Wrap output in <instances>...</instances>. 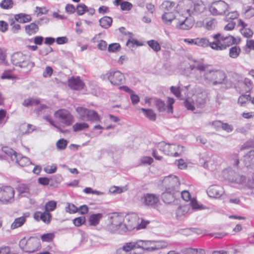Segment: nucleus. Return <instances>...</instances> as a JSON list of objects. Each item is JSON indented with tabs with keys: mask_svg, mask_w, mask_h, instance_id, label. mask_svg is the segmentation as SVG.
I'll return each instance as SVG.
<instances>
[{
	"mask_svg": "<svg viewBox=\"0 0 254 254\" xmlns=\"http://www.w3.org/2000/svg\"><path fill=\"white\" fill-rule=\"evenodd\" d=\"M175 15L173 12H165L162 16L163 21L167 25H170L175 19Z\"/></svg>",
	"mask_w": 254,
	"mask_h": 254,
	"instance_id": "36",
	"label": "nucleus"
},
{
	"mask_svg": "<svg viewBox=\"0 0 254 254\" xmlns=\"http://www.w3.org/2000/svg\"><path fill=\"white\" fill-rule=\"evenodd\" d=\"M251 100L250 95H242L238 99V103L241 106H245L247 103Z\"/></svg>",
	"mask_w": 254,
	"mask_h": 254,
	"instance_id": "49",
	"label": "nucleus"
},
{
	"mask_svg": "<svg viewBox=\"0 0 254 254\" xmlns=\"http://www.w3.org/2000/svg\"><path fill=\"white\" fill-rule=\"evenodd\" d=\"M48 11L49 10L45 6H36L33 11V14L38 17L43 14H46Z\"/></svg>",
	"mask_w": 254,
	"mask_h": 254,
	"instance_id": "44",
	"label": "nucleus"
},
{
	"mask_svg": "<svg viewBox=\"0 0 254 254\" xmlns=\"http://www.w3.org/2000/svg\"><path fill=\"white\" fill-rule=\"evenodd\" d=\"M13 4L12 0H2L0 3V6L2 9H8L12 8Z\"/></svg>",
	"mask_w": 254,
	"mask_h": 254,
	"instance_id": "50",
	"label": "nucleus"
},
{
	"mask_svg": "<svg viewBox=\"0 0 254 254\" xmlns=\"http://www.w3.org/2000/svg\"><path fill=\"white\" fill-rule=\"evenodd\" d=\"M65 211L69 214H73L78 211V208L72 203H66Z\"/></svg>",
	"mask_w": 254,
	"mask_h": 254,
	"instance_id": "51",
	"label": "nucleus"
},
{
	"mask_svg": "<svg viewBox=\"0 0 254 254\" xmlns=\"http://www.w3.org/2000/svg\"><path fill=\"white\" fill-rule=\"evenodd\" d=\"M85 222L84 216L77 217L73 220V223L76 227H79L84 224Z\"/></svg>",
	"mask_w": 254,
	"mask_h": 254,
	"instance_id": "60",
	"label": "nucleus"
},
{
	"mask_svg": "<svg viewBox=\"0 0 254 254\" xmlns=\"http://www.w3.org/2000/svg\"><path fill=\"white\" fill-rule=\"evenodd\" d=\"M124 216L122 214L117 212L110 214L108 216V229L114 232L124 225Z\"/></svg>",
	"mask_w": 254,
	"mask_h": 254,
	"instance_id": "13",
	"label": "nucleus"
},
{
	"mask_svg": "<svg viewBox=\"0 0 254 254\" xmlns=\"http://www.w3.org/2000/svg\"><path fill=\"white\" fill-rule=\"evenodd\" d=\"M190 211V206L189 204L182 205L179 206L176 211L177 216L178 217H181L189 212Z\"/></svg>",
	"mask_w": 254,
	"mask_h": 254,
	"instance_id": "37",
	"label": "nucleus"
},
{
	"mask_svg": "<svg viewBox=\"0 0 254 254\" xmlns=\"http://www.w3.org/2000/svg\"><path fill=\"white\" fill-rule=\"evenodd\" d=\"M75 111L77 113L78 117L80 119L85 121L88 109L82 107H78L75 109Z\"/></svg>",
	"mask_w": 254,
	"mask_h": 254,
	"instance_id": "41",
	"label": "nucleus"
},
{
	"mask_svg": "<svg viewBox=\"0 0 254 254\" xmlns=\"http://www.w3.org/2000/svg\"><path fill=\"white\" fill-rule=\"evenodd\" d=\"M174 99L172 98L168 97L167 100V105L162 100L159 99H154V103L156 107L160 112H166L168 114L173 113V104L174 103Z\"/></svg>",
	"mask_w": 254,
	"mask_h": 254,
	"instance_id": "17",
	"label": "nucleus"
},
{
	"mask_svg": "<svg viewBox=\"0 0 254 254\" xmlns=\"http://www.w3.org/2000/svg\"><path fill=\"white\" fill-rule=\"evenodd\" d=\"M157 147L164 154L175 157L181 155L184 151V147L182 146L176 144L166 143L165 142L159 143Z\"/></svg>",
	"mask_w": 254,
	"mask_h": 254,
	"instance_id": "9",
	"label": "nucleus"
},
{
	"mask_svg": "<svg viewBox=\"0 0 254 254\" xmlns=\"http://www.w3.org/2000/svg\"><path fill=\"white\" fill-rule=\"evenodd\" d=\"M229 9V5L223 0L213 2L209 8L210 12L213 15H223Z\"/></svg>",
	"mask_w": 254,
	"mask_h": 254,
	"instance_id": "15",
	"label": "nucleus"
},
{
	"mask_svg": "<svg viewBox=\"0 0 254 254\" xmlns=\"http://www.w3.org/2000/svg\"><path fill=\"white\" fill-rule=\"evenodd\" d=\"M26 217L24 216L15 218L13 222L11 225V229H15L22 226L26 222Z\"/></svg>",
	"mask_w": 254,
	"mask_h": 254,
	"instance_id": "35",
	"label": "nucleus"
},
{
	"mask_svg": "<svg viewBox=\"0 0 254 254\" xmlns=\"http://www.w3.org/2000/svg\"><path fill=\"white\" fill-rule=\"evenodd\" d=\"M68 142L66 139L62 138L58 140L56 143V146L58 149L63 150L67 146Z\"/></svg>",
	"mask_w": 254,
	"mask_h": 254,
	"instance_id": "56",
	"label": "nucleus"
},
{
	"mask_svg": "<svg viewBox=\"0 0 254 254\" xmlns=\"http://www.w3.org/2000/svg\"><path fill=\"white\" fill-rule=\"evenodd\" d=\"M11 61L13 65L26 71H30L35 65L27 56L21 52L14 53L11 56Z\"/></svg>",
	"mask_w": 254,
	"mask_h": 254,
	"instance_id": "5",
	"label": "nucleus"
},
{
	"mask_svg": "<svg viewBox=\"0 0 254 254\" xmlns=\"http://www.w3.org/2000/svg\"><path fill=\"white\" fill-rule=\"evenodd\" d=\"M141 110L144 113L145 117L150 120L154 121L156 120V115L152 110L141 108Z\"/></svg>",
	"mask_w": 254,
	"mask_h": 254,
	"instance_id": "43",
	"label": "nucleus"
},
{
	"mask_svg": "<svg viewBox=\"0 0 254 254\" xmlns=\"http://www.w3.org/2000/svg\"><path fill=\"white\" fill-rule=\"evenodd\" d=\"M14 16L16 21L22 23L28 22L32 20V17L30 14L23 13L15 14Z\"/></svg>",
	"mask_w": 254,
	"mask_h": 254,
	"instance_id": "31",
	"label": "nucleus"
},
{
	"mask_svg": "<svg viewBox=\"0 0 254 254\" xmlns=\"http://www.w3.org/2000/svg\"><path fill=\"white\" fill-rule=\"evenodd\" d=\"M175 3L170 1H164L161 5V9L165 12H173L174 9Z\"/></svg>",
	"mask_w": 254,
	"mask_h": 254,
	"instance_id": "33",
	"label": "nucleus"
},
{
	"mask_svg": "<svg viewBox=\"0 0 254 254\" xmlns=\"http://www.w3.org/2000/svg\"><path fill=\"white\" fill-rule=\"evenodd\" d=\"M24 28L25 33L29 36L36 34L39 29V26L35 22L25 25Z\"/></svg>",
	"mask_w": 254,
	"mask_h": 254,
	"instance_id": "27",
	"label": "nucleus"
},
{
	"mask_svg": "<svg viewBox=\"0 0 254 254\" xmlns=\"http://www.w3.org/2000/svg\"><path fill=\"white\" fill-rule=\"evenodd\" d=\"M2 151L5 154L7 157H8L11 161H15L19 166L25 167L32 164L30 160L25 157L23 156L21 154L17 153L12 149L5 146L2 148Z\"/></svg>",
	"mask_w": 254,
	"mask_h": 254,
	"instance_id": "7",
	"label": "nucleus"
},
{
	"mask_svg": "<svg viewBox=\"0 0 254 254\" xmlns=\"http://www.w3.org/2000/svg\"><path fill=\"white\" fill-rule=\"evenodd\" d=\"M87 10V7L83 3H80L77 6L76 11L78 15H83Z\"/></svg>",
	"mask_w": 254,
	"mask_h": 254,
	"instance_id": "61",
	"label": "nucleus"
},
{
	"mask_svg": "<svg viewBox=\"0 0 254 254\" xmlns=\"http://www.w3.org/2000/svg\"><path fill=\"white\" fill-rule=\"evenodd\" d=\"M222 175L225 179L234 184L241 185L246 181L245 176L237 174L231 169L224 170Z\"/></svg>",
	"mask_w": 254,
	"mask_h": 254,
	"instance_id": "14",
	"label": "nucleus"
},
{
	"mask_svg": "<svg viewBox=\"0 0 254 254\" xmlns=\"http://www.w3.org/2000/svg\"><path fill=\"white\" fill-rule=\"evenodd\" d=\"M85 121H89L91 122H100V117L98 113L94 110H88L87 114L86 115Z\"/></svg>",
	"mask_w": 254,
	"mask_h": 254,
	"instance_id": "30",
	"label": "nucleus"
},
{
	"mask_svg": "<svg viewBox=\"0 0 254 254\" xmlns=\"http://www.w3.org/2000/svg\"><path fill=\"white\" fill-rule=\"evenodd\" d=\"M126 45L129 48H133L134 46H143V44L141 42L130 36L127 42Z\"/></svg>",
	"mask_w": 254,
	"mask_h": 254,
	"instance_id": "42",
	"label": "nucleus"
},
{
	"mask_svg": "<svg viewBox=\"0 0 254 254\" xmlns=\"http://www.w3.org/2000/svg\"><path fill=\"white\" fill-rule=\"evenodd\" d=\"M217 24L215 19L213 18H208L203 21L202 26L207 30H211L214 29Z\"/></svg>",
	"mask_w": 254,
	"mask_h": 254,
	"instance_id": "28",
	"label": "nucleus"
},
{
	"mask_svg": "<svg viewBox=\"0 0 254 254\" xmlns=\"http://www.w3.org/2000/svg\"><path fill=\"white\" fill-rule=\"evenodd\" d=\"M137 240L134 242H129L125 243L122 247L116 251L117 254H137L131 251L137 248Z\"/></svg>",
	"mask_w": 254,
	"mask_h": 254,
	"instance_id": "22",
	"label": "nucleus"
},
{
	"mask_svg": "<svg viewBox=\"0 0 254 254\" xmlns=\"http://www.w3.org/2000/svg\"><path fill=\"white\" fill-rule=\"evenodd\" d=\"M100 78L103 80H109L114 85L118 86L125 83L124 74L119 70H111L102 74Z\"/></svg>",
	"mask_w": 254,
	"mask_h": 254,
	"instance_id": "12",
	"label": "nucleus"
},
{
	"mask_svg": "<svg viewBox=\"0 0 254 254\" xmlns=\"http://www.w3.org/2000/svg\"><path fill=\"white\" fill-rule=\"evenodd\" d=\"M103 217L102 213L91 214L89 217V224L91 226H96L99 223L100 220Z\"/></svg>",
	"mask_w": 254,
	"mask_h": 254,
	"instance_id": "29",
	"label": "nucleus"
},
{
	"mask_svg": "<svg viewBox=\"0 0 254 254\" xmlns=\"http://www.w3.org/2000/svg\"><path fill=\"white\" fill-rule=\"evenodd\" d=\"M34 218L37 221L41 220L46 224H49L52 219V214L45 210L43 212L38 211L34 214Z\"/></svg>",
	"mask_w": 254,
	"mask_h": 254,
	"instance_id": "24",
	"label": "nucleus"
},
{
	"mask_svg": "<svg viewBox=\"0 0 254 254\" xmlns=\"http://www.w3.org/2000/svg\"><path fill=\"white\" fill-rule=\"evenodd\" d=\"M16 20L14 18H9V23L11 26V31L14 33H17L20 29V25L15 22Z\"/></svg>",
	"mask_w": 254,
	"mask_h": 254,
	"instance_id": "46",
	"label": "nucleus"
},
{
	"mask_svg": "<svg viewBox=\"0 0 254 254\" xmlns=\"http://www.w3.org/2000/svg\"><path fill=\"white\" fill-rule=\"evenodd\" d=\"M137 248L143 251L153 252L167 247L168 243L165 241L151 240H137Z\"/></svg>",
	"mask_w": 254,
	"mask_h": 254,
	"instance_id": "6",
	"label": "nucleus"
},
{
	"mask_svg": "<svg viewBox=\"0 0 254 254\" xmlns=\"http://www.w3.org/2000/svg\"><path fill=\"white\" fill-rule=\"evenodd\" d=\"M241 34L246 38L251 37L253 35V31L251 29L248 28H242L241 29Z\"/></svg>",
	"mask_w": 254,
	"mask_h": 254,
	"instance_id": "63",
	"label": "nucleus"
},
{
	"mask_svg": "<svg viewBox=\"0 0 254 254\" xmlns=\"http://www.w3.org/2000/svg\"><path fill=\"white\" fill-rule=\"evenodd\" d=\"M69 87L74 90H80L83 88L84 84L79 77H73L68 81Z\"/></svg>",
	"mask_w": 254,
	"mask_h": 254,
	"instance_id": "26",
	"label": "nucleus"
},
{
	"mask_svg": "<svg viewBox=\"0 0 254 254\" xmlns=\"http://www.w3.org/2000/svg\"><path fill=\"white\" fill-rule=\"evenodd\" d=\"M54 237L55 234L53 233L45 234L41 236L42 241L46 242H50L52 241Z\"/></svg>",
	"mask_w": 254,
	"mask_h": 254,
	"instance_id": "57",
	"label": "nucleus"
},
{
	"mask_svg": "<svg viewBox=\"0 0 254 254\" xmlns=\"http://www.w3.org/2000/svg\"><path fill=\"white\" fill-rule=\"evenodd\" d=\"M146 225V223L135 214L127 215L125 217L124 223V226L128 230L142 229L145 227Z\"/></svg>",
	"mask_w": 254,
	"mask_h": 254,
	"instance_id": "11",
	"label": "nucleus"
},
{
	"mask_svg": "<svg viewBox=\"0 0 254 254\" xmlns=\"http://www.w3.org/2000/svg\"><path fill=\"white\" fill-rule=\"evenodd\" d=\"M89 127V126L87 124L85 123H76L75 124L73 127L72 128L73 131H78L80 130H82L85 128H87Z\"/></svg>",
	"mask_w": 254,
	"mask_h": 254,
	"instance_id": "55",
	"label": "nucleus"
},
{
	"mask_svg": "<svg viewBox=\"0 0 254 254\" xmlns=\"http://www.w3.org/2000/svg\"><path fill=\"white\" fill-rule=\"evenodd\" d=\"M225 78V73L223 71L208 69L202 77L199 76L198 78L200 83L215 85L223 83Z\"/></svg>",
	"mask_w": 254,
	"mask_h": 254,
	"instance_id": "2",
	"label": "nucleus"
},
{
	"mask_svg": "<svg viewBox=\"0 0 254 254\" xmlns=\"http://www.w3.org/2000/svg\"><path fill=\"white\" fill-rule=\"evenodd\" d=\"M55 117L66 126H70L73 122V116L66 110L61 109L56 111Z\"/></svg>",
	"mask_w": 254,
	"mask_h": 254,
	"instance_id": "19",
	"label": "nucleus"
},
{
	"mask_svg": "<svg viewBox=\"0 0 254 254\" xmlns=\"http://www.w3.org/2000/svg\"><path fill=\"white\" fill-rule=\"evenodd\" d=\"M214 41L211 43V49L216 51H222L233 44H237V41L232 36H224L218 33L212 36Z\"/></svg>",
	"mask_w": 254,
	"mask_h": 254,
	"instance_id": "3",
	"label": "nucleus"
},
{
	"mask_svg": "<svg viewBox=\"0 0 254 254\" xmlns=\"http://www.w3.org/2000/svg\"><path fill=\"white\" fill-rule=\"evenodd\" d=\"M163 186L165 188L166 192L163 194V197L167 195L173 197L177 193H179L180 183L179 179L176 176L170 175L165 177L162 181Z\"/></svg>",
	"mask_w": 254,
	"mask_h": 254,
	"instance_id": "4",
	"label": "nucleus"
},
{
	"mask_svg": "<svg viewBox=\"0 0 254 254\" xmlns=\"http://www.w3.org/2000/svg\"><path fill=\"white\" fill-rule=\"evenodd\" d=\"M241 50L239 46H235L229 49V55L232 59L238 58L241 53Z\"/></svg>",
	"mask_w": 254,
	"mask_h": 254,
	"instance_id": "40",
	"label": "nucleus"
},
{
	"mask_svg": "<svg viewBox=\"0 0 254 254\" xmlns=\"http://www.w3.org/2000/svg\"><path fill=\"white\" fill-rule=\"evenodd\" d=\"M190 7L188 9L190 13H193V12H201L205 9V5L201 0H197L194 2L192 0L190 1Z\"/></svg>",
	"mask_w": 254,
	"mask_h": 254,
	"instance_id": "25",
	"label": "nucleus"
},
{
	"mask_svg": "<svg viewBox=\"0 0 254 254\" xmlns=\"http://www.w3.org/2000/svg\"><path fill=\"white\" fill-rule=\"evenodd\" d=\"M126 190V187L113 186L109 189V192L112 194H119Z\"/></svg>",
	"mask_w": 254,
	"mask_h": 254,
	"instance_id": "54",
	"label": "nucleus"
},
{
	"mask_svg": "<svg viewBox=\"0 0 254 254\" xmlns=\"http://www.w3.org/2000/svg\"><path fill=\"white\" fill-rule=\"evenodd\" d=\"M57 169V165L55 164H53L51 165H47L44 169V171L48 174H53L55 173Z\"/></svg>",
	"mask_w": 254,
	"mask_h": 254,
	"instance_id": "59",
	"label": "nucleus"
},
{
	"mask_svg": "<svg viewBox=\"0 0 254 254\" xmlns=\"http://www.w3.org/2000/svg\"><path fill=\"white\" fill-rule=\"evenodd\" d=\"M190 204L192 209L194 210H201L204 209L203 206L199 204L195 199H192L190 200Z\"/></svg>",
	"mask_w": 254,
	"mask_h": 254,
	"instance_id": "62",
	"label": "nucleus"
},
{
	"mask_svg": "<svg viewBox=\"0 0 254 254\" xmlns=\"http://www.w3.org/2000/svg\"><path fill=\"white\" fill-rule=\"evenodd\" d=\"M147 43L154 51L157 52L161 50V46L157 41L151 40L148 41Z\"/></svg>",
	"mask_w": 254,
	"mask_h": 254,
	"instance_id": "48",
	"label": "nucleus"
},
{
	"mask_svg": "<svg viewBox=\"0 0 254 254\" xmlns=\"http://www.w3.org/2000/svg\"><path fill=\"white\" fill-rule=\"evenodd\" d=\"M176 27L181 30H189L192 27L194 20L193 18L189 16L187 17L181 16L176 19Z\"/></svg>",
	"mask_w": 254,
	"mask_h": 254,
	"instance_id": "18",
	"label": "nucleus"
},
{
	"mask_svg": "<svg viewBox=\"0 0 254 254\" xmlns=\"http://www.w3.org/2000/svg\"><path fill=\"white\" fill-rule=\"evenodd\" d=\"M13 68L11 69L5 70L2 74H1L0 78L2 79H9L13 80L16 78V76L12 74V72L13 71Z\"/></svg>",
	"mask_w": 254,
	"mask_h": 254,
	"instance_id": "45",
	"label": "nucleus"
},
{
	"mask_svg": "<svg viewBox=\"0 0 254 254\" xmlns=\"http://www.w3.org/2000/svg\"><path fill=\"white\" fill-rule=\"evenodd\" d=\"M40 100L38 98H29L25 99L22 105L27 107H32L39 104Z\"/></svg>",
	"mask_w": 254,
	"mask_h": 254,
	"instance_id": "38",
	"label": "nucleus"
},
{
	"mask_svg": "<svg viewBox=\"0 0 254 254\" xmlns=\"http://www.w3.org/2000/svg\"><path fill=\"white\" fill-rule=\"evenodd\" d=\"M15 191L14 189L9 185L0 187V204L9 205L15 201Z\"/></svg>",
	"mask_w": 254,
	"mask_h": 254,
	"instance_id": "8",
	"label": "nucleus"
},
{
	"mask_svg": "<svg viewBox=\"0 0 254 254\" xmlns=\"http://www.w3.org/2000/svg\"><path fill=\"white\" fill-rule=\"evenodd\" d=\"M57 207V202L54 200H50L45 204V211L50 212L56 209Z\"/></svg>",
	"mask_w": 254,
	"mask_h": 254,
	"instance_id": "53",
	"label": "nucleus"
},
{
	"mask_svg": "<svg viewBox=\"0 0 254 254\" xmlns=\"http://www.w3.org/2000/svg\"><path fill=\"white\" fill-rule=\"evenodd\" d=\"M207 97L205 91L198 87L194 88L187 94L184 106L191 111L194 110L196 107L202 108L206 103Z\"/></svg>",
	"mask_w": 254,
	"mask_h": 254,
	"instance_id": "1",
	"label": "nucleus"
},
{
	"mask_svg": "<svg viewBox=\"0 0 254 254\" xmlns=\"http://www.w3.org/2000/svg\"><path fill=\"white\" fill-rule=\"evenodd\" d=\"M19 245L23 251L29 253H34L41 248L40 240L35 237H31L27 240L24 238L20 241Z\"/></svg>",
	"mask_w": 254,
	"mask_h": 254,
	"instance_id": "10",
	"label": "nucleus"
},
{
	"mask_svg": "<svg viewBox=\"0 0 254 254\" xmlns=\"http://www.w3.org/2000/svg\"><path fill=\"white\" fill-rule=\"evenodd\" d=\"M184 90V89H181L180 87L171 86L170 87L171 92L178 99L182 100L183 99V96L181 95V92Z\"/></svg>",
	"mask_w": 254,
	"mask_h": 254,
	"instance_id": "47",
	"label": "nucleus"
},
{
	"mask_svg": "<svg viewBox=\"0 0 254 254\" xmlns=\"http://www.w3.org/2000/svg\"><path fill=\"white\" fill-rule=\"evenodd\" d=\"M193 62L194 63L193 64L190 65V68L191 70H194V78L199 82V79L198 78L199 76L201 77H203L204 73L208 69V66L207 64L203 63L202 60H193Z\"/></svg>",
	"mask_w": 254,
	"mask_h": 254,
	"instance_id": "16",
	"label": "nucleus"
},
{
	"mask_svg": "<svg viewBox=\"0 0 254 254\" xmlns=\"http://www.w3.org/2000/svg\"><path fill=\"white\" fill-rule=\"evenodd\" d=\"M243 85L244 86L245 88L244 91L246 92H249L252 88V83L251 80L248 78L245 79Z\"/></svg>",
	"mask_w": 254,
	"mask_h": 254,
	"instance_id": "58",
	"label": "nucleus"
},
{
	"mask_svg": "<svg viewBox=\"0 0 254 254\" xmlns=\"http://www.w3.org/2000/svg\"><path fill=\"white\" fill-rule=\"evenodd\" d=\"M153 161V159L151 157L144 156L140 158V164L150 165Z\"/></svg>",
	"mask_w": 254,
	"mask_h": 254,
	"instance_id": "64",
	"label": "nucleus"
},
{
	"mask_svg": "<svg viewBox=\"0 0 254 254\" xmlns=\"http://www.w3.org/2000/svg\"><path fill=\"white\" fill-rule=\"evenodd\" d=\"M244 161L247 166L254 165V150L250 151L244 156Z\"/></svg>",
	"mask_w": 254,
	"mask_h": 254,
	"instance_id": "32",
	"label": "nucleus"
},
{
	"mask_svg": "<svg viewBox=\"0 0 254 254\" xmlns=\"http://www.w3.org/2000/svg\"><path fill=\"white\" fill-rule=\"evenodd\" d=\"M196 46L206 48L210 47L211 48L212 42H209V40L206 37L196 38Z\"/></svg>",
	"mask_w": 254,
	"mask_h": 254,
	"instance_id": "34",
	"label": "nucleus"
},
{
	"mask_svg": "<svg viewBox=\"0 0 254 254\" xmlns=\"http://www.w3.org/2000/svg\"><path fill=\"white\" fill-rule=\"evenodd\" d=\"M244 13L245 17L250 18L254 16V8L251 6H247L244 8Z\"/></svg>",
	"mask_w": 254,
	"mask_h": 254,
	"instance_id": "52",
	"label": "nucleus"
},
{
	"mask_svg": "<svg viewBox=\"0 0 254 254\" xmlns=\"http://www.w3.org/2000/svg\"><path fill=\"white\" fill-rule=\"evenodd\" d=\"M100 25L104 28H108L111 26L112 23V18L109 16H104L99 20Z\"/></svg>",
	"mask_w": 254,
	"mask_h": 254,
	"instance_id": "39",
	"label": "nucleus"
},
{
	"mask_svg": "<svg viewBox=\"0 0 254 254\" xmlns=\"http://www.w3.org/2000/svg\"><path fill=\"white\" fill-rule=\"evenodd\" d=\"M17 190L21 197L28 198L36 194L34 186L30 184H20Z\"/></svg>",
	"mask_w": 254,
	"mask_h": 254,
	"instance_id": "20",
	"label": "nucleus"
},
{
	"mask_svg": "<svg viewBox=\"0 0 254 254\" xmlns=\"http://www.w3.org/2000/svg\"><path fill=\"white\" fill-rule=\"evenodd\" d=\"M224 192L223 188L219 185L211 186L207 190V194L210 197L219 198Z\"/></svg>",
	"mask_w": 254,
	"mask_h": 254,
	"instance_id": "23",
	"label": "nucleus"
},
{
	"mask_svg": "<svg viewBox=\"0 0 254 254\" xmlns=\"http://www.w3.org/2000/svg\"><path fill=\"white\" fill-rule=\"evenodd\" d=\"M159 201V195L153 193H144L140 197L141 203L145 206H154Z\"/></svg>",
	"mask_w": 254,
	"mask_h": 254,
	"instance_id": "21",
	"label": "nucleus"
}]
</instances>
